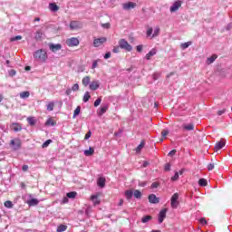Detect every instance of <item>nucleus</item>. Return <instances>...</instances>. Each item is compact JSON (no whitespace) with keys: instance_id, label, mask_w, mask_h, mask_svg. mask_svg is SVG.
<instances>
[{"instance_id":"obj_1","label":"nucleus","mask_w":232,"mask_h":232,"mask_svg":"<svg viewBox=\"0 0 232 232\" xmlns=\"http://www.w3.org/2000/svg\"><path fill=\"white\" fill-rule=\"evenodd\" d=\"M33 57L34 61H37L38 63H46L48 53L44 49H39L34 53Z\"/></svg>"},{"instance_id":"obj_2","label":"nucleus","mask_w":232,"mask_h":232,"mask_svg":"<svg viewBox=\"0 0 232 232\" xmlns=\"http://www.w3.org/2000/svg\"><path fill=\"white\" fill-rule=\"evenodd\" d=\"M124 195L127 200L129 201L131 200V198H133V196H134V198H138V199L142 198V192H140V190L139 189H135L134 191H132L131 189L126 190L124 192Z\"/></svg>"},{"instance_id":"obj_3","label":"nucleus","mask_w":232,"mask_h":232,"mask_svg":"<svg viewBox=\"0 0 232 232\" xmlns=\"http://www.w3.org/2000/svg\"><path fill=\"white\" fill-rule=\"evenodd\" d=\"M118 44H119L120 48L121 50H124L125 52H131V50H133V46H131V44H130V43H128V41H126V39H121L118 42Z\"/></svg>"},{"instance_id":"obj_4","label":"nucleus","mask_w":232,"mask_h":232,"mask_svg":"<svg viewBox=\"0 0 232 232\" xmlns=\"http://www.w3.org/2000/svg\"><path fill=\"white\" fill-rule=\"evenodd\" d=\"M21 140L19 138H15L14 140H11L10 146H12L14 151H17L18 150H21L22 146Z\"/></svg>"},{"instance_id":"obj_5","label":"nucleus","mask_w":232,"mask_h":232,"mask_svg":"<svg viewBox=\"0 0 232 232\" xmlns=\"http://www.w3.org/2000/svg\"><path fill=\"white\" fill-rule=\"evenodd\" d=\"M179 193H175L170 198V206L173 209H177V208H179Z\"/></svg>"},{"instance_id":"obj_6","label":"nucleus","mask_w":232,"mask_h":232,"mask_svg":"<svg viewBox=\"0 0 232 232\" xmlns=\"http://www.w3.org/2000/svg\"><path fill=\"white\" fill-rule=\"evenodd\" d=\"M10 130H12V131H14V133H18V131H21L23 130V125L19 122H13L10 124Z\"/></svg>"},{"instance_id":"obj_7","label":"nucleus","mask_w":232,"mask_h":232,"mask_svg":"<svg viewBox=\"0 0 232 232\" xmlns=\"http://www.w3.org/2000/svg\"><path fill=\"white\" fill-rule=\"evenodd\" d=\"M167 213H168V208H163L160 211L158 215L159 224H162L164 222V218H166Z\"/></svg>"},{"instance_id":"obj_8","label":"nucleus","mask_w":232,"mask_h":232,"mask_svg":"<svg viewBox=\"0 0 232 232\" xmlns=\"http://www.w3.org/2000/svg\"><path fill=\"white\" fill-rule=\"evenodd\" d=\"M180 6H182V2L180 0H177L176 2H174L169 8L171 14L177 12L179 8H180Z\"/></svg>"},{"instance_id":"obj_9","label":"nucleus","mask_w":232,"mask_h":232,"mask_svg":"<svg viewBox=\"0 0 232 232\" xmlns=\"http://www.w3.org/2000/svg\"><path fill=\"white\" fill-rule=\"evenodd\" d=\"M100 86H101V82H99V80H94L89 84V88L90 90H92V92H95V90H99Z\"/></svg>"},{"instance_id":"obj_10","label":"nucleus","mask_w":232,"mask_h":232,"mask_svg":"<svg viewBox=\"0 0 232 232\" xmlns=\"http://www.w3.org/2000/svg\"><path fill=\"white\" fill-rule=\"evenodd\" d=\"M66 44L68 46H79V39L72 37L66 40Z\"/></svg>"},{"instance_id":"obj_11","label":"nucleus","mask_w":232,"mask_h":232,"mask_svg":"<svg viewBox=\"0 0 232 232\" xmlns=\"http://www.w3.org/2000/svg\"><path fill=\"white\" fill-rule=\"evenodd\" d=\"M70 28L71 30H79V28H82V24L79 21H71Z\"/></svg>"},{"instance_id":"obj_12","label":"nucleus","mask_w":232,"mask_h":232,"mask_svg":"<svg viewBox=\"0 0 232 232\" xmlns=\"http://www.w3.org/2000/svg\"><path fill=\"white\" fill-rule=\"evenodd\" d=\"M224 146H226V140L225 139H221L219 141H218L214 147L215 151H220V150H222V148H224Z\"/></svg>"},{"instance_id":"obj_13","label":"nucleus","mask_w":232,"mask_h":232,"mask_svg":"<svg viewBox=\"0 0 232 232\" xmlns=\"http://www.w3.org/2000/svg\"><path fill=\"white\" fill-rule=\"evenodd\" d=\"M104 43H106L105 37L94 39L93 46H95V48H99V46H102V44H104Z\"/></svg>"},{"instance_id":"obj_14","label":"nucleus","mask_w":232,"mask_h":232,"mask_svg":"<svg viewBox=\"0 0 232 232\" xmlns=\"http://www.w3.org/2000/svg\"><path fill=\"white\" fill-rule=\"evenodd\" d=\"M61 48H63V45L61 44H49V50H51V52H59V50H61Z\"/></svg>"},{"instance_id":"obj_15","label":"nucleus","mask_w":232,"mask_h":232,"mask_svg":"<svg viewBox=\"0 0 232 232\" xmlns=\"http://www.w3.org/2000/svg\"><path fill=\"white\" fill-rule=\"evenodd\" d=\"M137 6V4L134 2H128L123 4L122 8L123 10H133Z\"/></svg>"},{"instance_id":"obj_16","label":"nucleus","mask_w":232,"mask_h":232,"mask_svg":"<svg viewBox=\"0 0 232 232\" xmlns=\"http://www.w3.org/2000/svg\"><path fill=\"white\" fill-rule=\"evenodd\" d=\"M149 202L150 204H159L160 202V198H159L155 194L149 195Z\"/></svg>"},{"instance_id":"obj_17","label":"nucleus","mask_w":232,"mask_h":232,"mask_svg":"<svg viewBox=\"0 0 232 232\" xmlns=\"http://www.w3.org/2000/svg\"><path fill=\"white\" fill-rule=\"evenodd\" d=\"M106 111H108V105L105 104L103 106H101L98 111L99 117H102V115H104V113H106Z\"/></svg>"},{"instance_id":"obj_18","label":"nucleus","mask_w":232,"mask_h":232,"mask_svg":"<svg viewBox=\"0 0 232 232\" xmlns=\"http://www.w3.org/2000/svg\"><path fill=\"white\" fill-rule=\"evenodd\" d=\"M153 55H157V49L153 48L151 51H150L146 56L145 59L147 61H150L151 57H153Z\"/></svg>"},{"instance_id":"obj_19","label":"nucleus","mask_w":232,"mask_h":232,"mask_svg":"<svg viewBox=\"0 0 232 232\" xmlns=\"http://www.w3.org/2000/svg\"><path fill=\"white\" fill-rule=\"evenodd\" d=\"M97 185L99 188H105L106 187V179L105 178H99L97 180Z\"/></svg>"},{"instance_id":"obj_20","label":"nucleus","mask_w":232,"mask_h":232,"mask_svg":"<svg viewBox=\"0 0 232 232\" xmlns=\"http://www.w3.org/2000/svg\"><path fill=\"white\" fill-rule=\"evenodd\" d=\"M27 204L30 208H32L34 206H37V204H39V199L33 198L27 200Z\"/></svg>"},{"instance_id":"obj_21","label":"nucleus","mask_w":232,"mask_h":232,"mask_svg":"<svg viewBox=\"0 0 232 232\" xmlns=\"http://www.w3.org/2000/svg\"><path fill=\"white\" fill-rule=\"evenodd\" d=\"M49 9L51 10V12H58L59 11V5H57V4L55 3H50L49 4Z\"/></svg>"},{"instance_id":"obj_22","label":"nucleus","mask_w":232,"mask_h":232,"mask_svg":"<svg viewBox=\"0 0 232 232\" xmlns=\"http://www.w3.org/2000/svg\"><path fill=\"white\" fill-rule=\"evenodd\" d=\"M95 153V150H93V148L90 147L89 150H85L83 151V154L85 155V157H92V155H93Z\"/></svg>"},{"instance_id":"obj_23","label":"nucleus","mask_w":232,"mask_h":232,"mask_svg":"<svg viewBox=\"0 0 232 232\" xmlns=\"http://www.w3.org/2000/svg\"><path fill=\"white\" fill-rule=\"evenodd\" d=\"M218 58V55L217 54H212L210 57H208L207 59V64H213L214 61H217V59Z\"/></svg>"},{"instance_id":"obj_24","label":"nucleus","mask_w":232,"mask_h":232,"mask_svg":"<svg viewBox=\"0 0 232 232\" xmlns=\"http://www.w3.org/2000/svg\"><path fill=\"white\" fill-rule=\"evenodd\" d=\"M183 130H186V131H193V130H195V125L193 123L183 125Z\"/></svg>"},{"instance_id":"obj_25","label":"nucleus","mask_w":232,"mask_h":232,"mask_svg":"<svg viewBox=\"0 0 232 232\" xmlns=\"http://www.w3.org/2000/svg\"><path fill=\"white\" fill-rule=\"evenodd\" d=\"M56 125H57V121H53V118H49L45 121V126H56Z\"/></svg>"},{"instance_id":"obj_26","label":"nucleus","mask_w":232,"mask_h":232,"mask_svg":"<svg viewBox=\"0 0 232 232\" xmlns=\"http://www.w3.org/2000/svg\"><path fill=\"white\" fill-rule=\"evenodd\" d=\"M91 78L90 76H85L82 80V83L83 84V86H90V84L92 83L91 82Z\"/></svg>"},{"instance_id":"obj_27","label":"nucleus","mask_w":232,"mask_h":232,"mask_svg":"<svg viewBox=\"0 0 232 232\" xmlns=\"http://www.w3.org/2000/svg\"><path fill=\"white\" fill-rule=\"evenodd\" d=\"M191 44H193V42H191V41L183 43L180 44V49L186 50V49L189 48V46H191Z\"/></svg>"},{"instance_id":"obj_28","label":"nucleus","mask_w":232,"mask_h":232,"mask_svg":"<svg viewBox=\"0 0 232 232\" xmlns=\"http://www.w3.org/2000/svg\"><path fill=\"white\" fill-rule=\"evenodd\" d=\"M198 186H200L201 188H206V186H208V179L201 178L198 179Z\"/></svg>"},{"instance_id":"obj_29","label":"nucleus","mask_w":232,"mask_h":232,"mask_svg":"<svg viewBox=\"0 0 232 232\" xmlns=\"http://www.w3.org/2000/svg\"><path fill=\"white\" fill-rule=\"evenodd\" d=\"M152 218H153L150 215H146V216L142 217L141 222H142V224H146V223L150 222V220H151Z\"/></svg>"},{"instance_id":"obj_30","label":"nucleus","mask_w":232,"mask_h":232,"mask_svg":"<svg viewBox=\"0 0 232 232\" xmlns=\"http://www.w3.org/2000/svg\"><path fill=\"white\" fill-rule=\"evenodd\" d=\"M80 114H81V106H77L76 109L74 110L72 119L79 117Z\"/></svg>"},{"instance_id":"obj_31","label":"nucleus","mask_w":232,"mask_h":232,"mask_svg":"<svg viewBox=\"0 0 232 232\" xmlns=\"http://www.w3.org/2000/svg\"><path fill=\"white\" fill-rule=\"evenodd\" d=\"M27 122H28V124H30L31 126H35V123L37 122V121H36L35 118H34V117H28V118H27Z\"/></svg>"},{"instance_id":"obj_32","label":"nucleus","mask_w":232,"mask_h":232,"mask_svg":"<svg viewBox=\"0 0 232 232\" xmlns=\"http://www.w3.org/2000/svg\"><path fill=\"white\" fill-rule=\"evenodd\" d=\"M145 144L146 143L144 142V140H142L140 142V144H139L138 147L136 148V153H140V151H142V148H144Z\"/></svg>"},{"instance_id":"obj_33","label":"nucleus","mask_w":232,"mask_h":232,"mask_svg":"<svg viewBox=\"0 0 232 232\" xmlns=\"http://www.w3.org/2000/svg\"><path fill=\"white\" fill-rule=\"evenodd\" d=\"M53 108H55V102H50L47 104V111H53Z\"/></svg>"},{"instance_id":"obj_34","label":"nucleus","mask_w":232,"mask_h":232,"mask_svg":"<svg viewBox=\"0 0 232 232\" xmlns=\"http://www.w3.org/2000/svg\"><path fill=\"white\" fill-rule=\"evenodd\" d=\"M34 38L36 39V41H40V39H43V31L42 30H38L35 33Z\"/></svg>"},{"instance_id":"obj_35","label":"nucleus","mask_w":232,"mask_h":232,"mask_svg":"<svg viewBox=\"0 0 232 232\" xmlns=\"http://www.w3.org/2000/svg\"><path fill=\"white\" fill-rule=\"evenodd\" d=\"M30 97V92L25 91L20 93V98L21 99H28Z\"/></svg>"},{"instance_id":"obj_36","label":"nucleus","mask_w":232,"mask_h":232,"mask_svg":"<svg viewBox=\"0 0 232 232\" xmlns=\"http://www.w3.org/2000/svg\"><path fill=\"white\" fill-rule=\"evenodd\" d=\"M91 98H92V96L90 95V92H86L83 95L82 102H88V101H90Z\"/></svg>"},{"instance_id":"obj_37","label":"nucleus","mask_w":232,"mask_h":232,"mask_svg":"<svg viewBox=\"0 0 232 232\" xmlns=\"http://www.w3.org/2000/svg\"><path fill=\"white\" fill-rule=\"evenodd\" d=\"M160 34V27H156L154 29V33L153 34L151 35V39L155 38V37H158V35Z\"/></svg>"},{"instance_id":"obj_38","label":"nucleus","mask_w":232,"mask_h":232,"mask_svg":"<svg viewBox=\"0 0 232 232\" xmlns=\"http://www.w3.org/2000/svg\"><path fill=\"white\" fill-rule=\"evenodd\" d=\"M67 198H75L77 197V192L71 191L66 194Z\"/></svg>"},{"instance_id":"obj_39","label":"nucleus","mask_w":232,"mask_h":232,"mask_svg":"<svg viewBox=\"0 0 232 232\" xmlns=\"http://www.w3.org/2000/svg\"><path fill=\"white\" fill-rule=\"evenodd\" d=\"M66 229H68V227L66 225H60L58 226L56 231L63 232V231H66Z\"/></svg>"},{"instance_id":"obj_40","label":"nucleus","mask_w":232,"mask_h":232,"mask_svg":"<svg viewBox=\"0 0 232 232\" xmlns=\"http://www.w3.org/2000/svg\"><path fill=\"white\" fill-rule=\"evenodd\" d=\"M52 142H53V140H45L43 145H42V148H48L50 146V144H52Z\"/></svg>"},{"instance_id":"obj_41","label":"nucleus","mask_w":232,"mask_h":232,"mask_svg":"<svg viewBox=\"0 0 232 232\" xmlns=\"http://www.w3.org/2000/svg\"><path fill=\"white\" fill-rule=\"evenodd\" d=\"M4 206H5V208H14V203H12V201H10V200H7V201H5V202L4 203Z\"/></svg>"},{"instance_id":"obj_42","label":"nucleus","mask_w":232,"mask_h":232,"mask_svg":"<svg viewBox=\"0 0 232 232\" xmlns=\"http://www.w3.org/2000/svg\"><path fill=\"white\" fill-rule=\"evenodd\" d=\"M102 102V97H98V99L94 102V108H97Z\"/></svg>"},{"instance_id":"obj_43","label":"nucleus","mask_w":232,"mask_h":232,"mask_svg":"<svg viewBox=\"0 0 232 232\" xmlns=\"http://www.w3.org/2000/svg\"><path fill=\"white\" fill-rule=\"evenodd\" d=\"M21 39H23V36L21 35H16V36H14L10 39L11 43H15V41H21Z\"/></svg>"},{"instance_id":"obj_44","label":"nucleus","mask_w":232,"mask_h":232,"mask_svg":"<svg viewBox=\"0 0 232 232\" xmlns=\"http://www.w3.org/2000/svg\"><path fill=\"white\" fill-rule=\"evenodd\" d=\"M146 34H147V37H151V35L153 34V28L149 27Z\"/></svg>"},{"instance_id":"obj_45","label":"nucleus","mask_w":232,"mask_h":232,"mask_svg":"<svg viewBox=\"0 0 232 232\" xmlns=\"http://www.w3.org/2000/svg\"><path fill=\"white\" fill-rule=\"evenodd\" d=\"M169 133V130H163L161 131V137H163L164 139H166V137H168Z\"/></svg>"},{"instance_id":"obj_46","label":"nucleus","mask_w":232,"mask_h":232,"mask_svg":"<svg viewBox=\"0 0 232 232\" xmlns=\"http://www.w3.org/2000/svg\"><path fill=\"white\" fill-rule=\"evenodd\" d=\"M99 61H101V60H94L92 62V70H95V68H97Z\"/></svg>"},{"instance_id":"obj_47","label":"nucleus","mask_w":232,"mask_h":232,"mask_svg":"<svg viewBox=\"0 0 232 232\" xmlns=\"http://www.w3.org/2000/svg\"><path fill=\"white\" fill-rule=\"evenodd\" d=\"M208 171H213V169H215V163H209L208 165Z\"/></svg>"},{"instance_id":"obj_48","label":"nucleus","mask_w":232,"mask_h":232,"mask_svg":"<svg viewBox=\"0 0 232 232\" xmlns=\"http://www.w3.org/2000/svg\"><path fill=\"white\" fill-rule=\"evenodd\" d=\"M164 169L165 171H171V165L169 163H166Z\"/></svg>"},{"instance_id":"obj_49","label":"nucleus","mask_w":232,"mask_h":232,"mask_svg":"<svg viewBox=\"0 0 232 232\" xmlns=\"http://www.w3.org/2000/svg\"><path fill=\"white\" fill-rule=\"evenodd\" d=\"M113 53H119L121 52V47L120 46H114L112 49Z\"/></svg>"},{"instance_id":"obj_50","label":"nucleus","mask_w":232,"mask_h":232,"mask_svg":"<svg viewBox=\"0 0 232 232\" xmlns=\"http://www.w3.org/2000/svg\"><path fill=\"white\" fill-rule=\"evenodd\" d=\"M147 184L148 183L146 181H140L138 186H140V188H146Z\"/></svg>"},{"instance_id":"obj_51","label":"nucleus","mask_w":232,"mask_h":232,"mask_svg":"<svg viewBox=\"0 0 232 232\" xmlns=\"http://www.w3.org/2000/svg\"><path fill=\"white\" fill-rule=\"evenodd\" d=\"M172 181L179 180V172L176 171L174 176L171 178Z\"/></svg>"},{"instance_id":"obj_52","label":"nucleus","mask_w":232,"mask_h":232,"mask_svg":"<svg viewBox=\"0 0 232 232\" xmlns=\"http://www.w3.org/2000/svg\"><path fill=\"white\" fill-rule=\"evenodd\" d=\"M92 137V130H88V132L85 134L84 140H88Z\"/></svg>"},{"instance_id":"obj_53","label":"nucleus","mask_w":232,"mask_h":232,"mask_svg":"<svg viewBox=\"0 0 232 232\" xmlns=\"http://www.w3.org/2000/svg\"><path fill=\"white\" fill-rule=\"evenodd\" d=\"M142 48H143V45L142 44H140V45H137L136 46V50L139 53H140L142 52Z\"/></svg>"},{"instance_id":"obj_54","label":"nucleus","mask_w":232,"mask_h":232,"mask_svg":"<svg viewBox=\"0 0 232 232\" xmlns=\"http://www.w3.org/2000/svg\"><path fill=\"white\" fill-rule=\"evenodd\" d=\"M72 92H77L79 91V85L77 83L73 84L72 87Z\"/></svg>"},{"instance_id":"obj_55","label":"nucleus","mask_w":232,"mask_h":232,"mask_svg":"<svg viewBox=\"0 0 232 232\" xmlns=\"http://www.w3.org/2000/svg\"><path fill=\"white\" fill-rule=\"evenodd\" d=\"M151 189H156V188H159V182H153L150 186Z\"/></svg>"},{"instance_id":"obj_56","label":"nucleus","mask_w":232,"mask_h":232,"mask_svg":"<svg viewBox=\"0 0 232 232\" xmlns=\"http://www.w3.org/2000/svg\"><path fill=\"white\" fill-rule=\"evenodd\" d=\"M177 153V150H172L169 152V157H174V155Z\"/></svg>"},{"instance_id":"obj_57","label":"nucleus","mask_w":232,"mask_h":232,"mask_svg":"<svg viewBox=\"0 0 232 232\" xmlns=\"http://www.w3.org/2000/svg\"><path fill=\"white\" fill-rule=\"evenodd\" d=\"M104 59H110V57H111V52H107L105 54H104Z\"/></svg>"},{"instance_id":"obj_58","label":"nucleus","mask_w":232,"mask_h":232,"mask_svg":"<svg viewBox=\"0 0 232 232\" xmlns=\"http://www.w3.org/2000/svg\"><path fill=\"white\" fill-rule=\"evenodd\" d=\"M15 73H17V72H15V70L9 71L10 77H14L15 75Z\"/></svg>"},{"instance_id":"obj_59","label":"nucleus","mask_w":232,"mask_h":232,"mask_svg":"<svg viewBox=\"0 0 232 232\" xmlns=\"http://www.w3.org/2000/svg\"><path fill=\"white\" fill-rule=\"evenodd\" d=\"M102 28H105L108 30V28H110L111 24H110V23H106V24H102Z\"/></svg>"},{"instance_id":"obj_60","label":"nucleus","mask_w":232,"mask_h":232,"mask_svg":"<svg viewBox=\"0 0 232 232\" xmlns=\"http://www.w3.org/2000/svg\"><path fill=\"white\" fill-rule=\"evenodd\" d=\"M200 224H203V226H206V224H208V221L206 220V218H202L200 220H199Z\"/></svg>"},{"instance_id":"obj_61","label":"nucleus","mask_w":232,"mask_h":232,"mask_svg":"<svg viewBox=\"0 0 232 232\" xmlns=\"http://www.w3.org/2000/svg\"><path fill=\"white\" fill-rule=\"evenodd\" d=\"M68 198H68V196H66L65 198H63V204H68Z\"/></svg>"},{"instance_id":"obj_62","label":"nucleus","mask_w":232,"mask_h":232,"mask_svg":"<svg viewBox=\"0 0 232 232\" xmlns=\"http://www.w3.org/2000/svg\"><path fill=\"white\" fill-rule=\"evenodd\" d=\"M22 170L23 171H28V165H23Z\"/></svg>"},{"instance_id":"obj_63","label":"nucleus","mask_w":232,"mask_h":232,"mask_svg":"<svg viewBox=\"0 0 232 232\" xmlns=\"http://www.w3.org/2000/svg\"><path fill=\"white\" fill-rule=\"evenodd\" d=\"M65 94H66V95H71V94H72V89H67V90L65 91Z\"/></svg>"},{"instance_id":"obj_64","label":"nucleus","mask_w":232,"mask_h":232,"mask_svg":"<svg viewBox=\"0 0 232 232\" xmlns=\"http://www.w3.org/2000/svg\"><path fill=\"white\" fill-rule=\"evenodd\" d=\"M121 133H122V130H119V131L115 132L114 135H115V137H119V135H121Z\"/></svg>"}]
</instances>
